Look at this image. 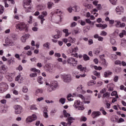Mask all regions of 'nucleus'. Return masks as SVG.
Wrapping results in <instances>:
<instances>
[{"label": "nucleus", "mask_w": 126, "mask_h": 126, "mask_svg": "<svg viewBox=\"0 0 126 126\" xmlns=\"http://www.w3.org/2000/svg\"><path fill=\"white\" fill-rule=\"evenodd\" d=\"M73 107L78 110H80L81 111H83L84 110L83 102H81L79 100H76L75 101Z\"/></svg>", "instance_id": "1"}, {"label": "nucleus", "mask_w": 126, "mask_h": 126, "mask_svg": "<svg viewBox=\"0 0 126 126\" xmlns=\"http://www.w3.org/2000/svg\"><path fill=\"white\" fill-rule=\"evenodd\" d=\"M16 28L19 31L25 30V32H28V27L24 23H21L16 25Z\"/></svg>", "instance_id": "2"}, {"label": "nucleus", "mask_w": 126, "mask_h": 126, "mask_svg": "<svg viewBox=\"0 0 126 126\" xmlns=\"http://www.w3.org/2000/svg\"><path fill=\"white\" fill-rule=\"evenodd\" d=\"M31 0H24V7L26 8V12H31Z\"/></svg>", "instance_id": "3"}, {"label": "nucleus", "mask_w": 126, "mask_h": 126, "mask_svg": "<svg viewBox=\"0 0 126 126\" xmlns=\"http://www.w3.org/2000/svg\"><path fill=\"white\" fill-rule=\"evenodd\" d=\"M63 114L64 118L68 117L67 118V120L68 121L67 124L69 125V126H71V124H72V122H71V121H75V119L73 117H70V114L69 113H67L66 110H63Z\"/></svg>", "instance_id": "4"}, {"label": "nucleus", "mask_w": 126, "mask_h": 126, "mask_svg": "<svg viewBox=\"0 0 126 126\" xmlns=\"http://www.w3.org/2000/svg\"><path fill=\"white\" fill-rule=\"evenodd\" d=\"M58 87V82L53 81L51 83L50 86L48 87L47 89V92H52L53 90H55L56 88Z\"/></svg>", "instance_id": "5"}, {"label": "nucleus", "mask_w": 126, "mask_h": 126, "mask_svg": "<svg viewBox=\"0 0 126 126\" xmlns=\"http://www.w3.org/2000/svg\"><path fill=\"white\" fill-rule=\"evenodd\" d=\"M8 89V85L5 82H1L0 83V93H3L4 91H6V90Z\"/></svg>", "instance_id": "6"}, {"label": "nucleus", "mask_w": 126, "mask_h": 126, "mask_svg": "<svg viewBox=\"0 0 126 126\" xmlns=\"http://www.w3.org/2000/svg\"><path fill=\"white\" fill-rule=\"evenodd\" d=\"M67 63H69L71 66H75L77 64V60L73 58H69L67 61Z\"/></svg>", "instance_id": "7"}, {"label": "nucleus", "mask_w": 126, "mask_h": 126, "mask_svg": "<svg viewBox=\"0 0 126 126\" xmlns=\"http://www.w3.org/2000/svg\"><path fill=\"white\" fill-rule=\"evenodd\" d=\"M37 120L36 115L33 114L32 116H29L26 120V123H32L33 121Z\"/></svg>", "instance_id": "8"}, {"label": "nucleus", "mask_w": 126, "mask_h": 126, "mask_svg": "<svg viewBox=\"0 0 126 126\" xmlns=\"http://www.w3.org/2000/svg\"><path fill=\"white\" fill-rule=\"evenodd\" d=\"M31 71H33V72L35 73H32L30 74V76L31 77H35L37 76V73H40V70L36 69V68H32L31 69ZM37 72V73H36Z\"/></svg>", "instance_id": "9"}, {"label": "nucleus", "mask_w": 126, "mask_h": 126, "mask_svg": "<svg viewBox=\"0 0 126 126\" xmlns=\"http://www.w3.org/2000/svg\"><path fill=\"white\" fill-rule=\"evenodd\" d=\"M14 109L16 115H19L20 114H21L22 112V107L17 105L14 106Z\"/></svg>", "instance_id": "10"}, {"label": "nucleus", "mask_w": 126, "mask_h": 126, "mask_svg": "<svg viewBox=\"0 0 126 126\" xmlns=\"http://www.w3.org/2000/svg\"><path fill=\"white\" fill-rule=\"evenodd\" d=\"M77 52H78V47L77 46L72 47V50H70V53H75V54H74L75 58H78V54L76 53Z\"/></svg>", "instance_id": "11"}, {"label": "nucleus", "mask_w": 126, "mask_h": 126, "mask_svg": "<svg viewBox=\"0 0 126 126\" xmlns=\"http://www.w3.org/2000/svg\"><path fill=\"white\" fill-rule=\"evenodd\" d=\"M5 43L8 45V46H11L12 47L15 45V42L13 41L12 40L9 38H7L5 39Z\"/></svg>", "instance_id": "12"}, {"label": "nucleus", "mask_w": 126, "mask_h": 126, "mask_svg": "<svg viewBox=\"0 0 126 126\" xmlns=\"http://www.w3.org/2000/svg\"><path fill=\"white\" fill-rule=\"evenodd\" d=\"M7 70V66H5L4 64H2L0 67V73H2L4 74Z\"/></svg>", "instance_id": "13"}, {"label": "nucleus", "mask_w": 126, "mask_h": 126, "mask_svg": "<svg viewBox=\"0 0 126 126\" xmlns=\"http://www.w3.org/2000/svg\"><path fill=\"white\" fill-rule=\"evenodd\" d=\"M99 116H101V112L100 111H94L92 113V116L93 119L98 118Z\"/></svg>", "instance_id": "14"}, {"label": "nucleus", "mask_w": 126, "mask_h": 126, "mask_svg": "<svg viewBox=\"0 0 126 126\" xmlns=\"http://www.w3.org/2000/svg\"><path fill=\"white\" fill-rule=\"evenodd\" d=\"M63 80L64 82H70V80H71L70 75H64L63 77Z\"/></svg>", "instance_id": "15"}, {"label": "nucleus", "mask_w": 126, "mask_h": 126, "mask_svg": "<svg viewBox=\"0 0 126 126\" xmlns=\"http://www.w3.org/2000/svg\"><path fill=\"white\" fill-rule=\"evenodd\" d=\"M116 11L118 13L119 12H124V7L123 6H117L116 8Z\"/></svg>", "instance_id": "16"}, {"label": "nucleus", "mask_w": 126, "mask_h": 126, "mask_svg": "<svg viewBox=\"0 0 126 126\" xmlns=\"http://www.w3.org/2000/svg\"><path fill=\"white\" fill-rule=\"evenodd\" d=\"M77 91H79L80 93H81L82 94H84L86 93L85 91L83 90V88L82 87V86H80L77 88Z\"/></svg>", "instance_id": "17"}, {"label": "nucleus", "mask_w": 126, "mask_h": 126, "mask_svg": "<svg viewBox=\"0 0 126 126\" xmlns=\"http://www.w3.org/2000/svg\"><path fill=\"white\" fill-rule=\"evenodd\" d=\"M119 117L116 116H113L111 118V122H113V123H117Z\"/></svg>", "instance_id": "18"}, {"label": "nucleus", "mask_w": 126, "mask_h": 126, "mask_svg": "<svg viewBox=\"0 0 126 126\" xmlns=\"http://www.w3.org/2000/svg\"><path fill=\"white\" fill-rule=\"evenodd\" d=\"M47 15H48L47 11H43L41 13V14L38 16V18H44V17H46Z\"/></svg>", "instance_id": "19"}, {"label": "nucleus", "mask_w": 126, "mask_h": 126, "mask_svg": "<svg viewBox=\"0 0 126 126\" xmlns=\"http://www.w3.org/2000/svg\"><path fill=\"white\" fill-rule=\"evenodd\" d=\"M95 25L96 27L100 28L102 29H105V28H107V27L106 24L103 25L102 24H96Z\"/></svg>", "instance_id": "20"}, {"label": "nucleus", "mask_w": 126, "mask_h": 126, "mask_svg": "<svg viewBox=\"0 0 126 126\" xmlns=\"http://www.w3.org/2000/svg\"><path fill=\"white\" fill-rule=\"evenodd\" d=\"M5 77L6 79H7L8 81L11 82L12 80V77H11V75L8 73L5 74Z\"/></svg>", "instance_id": "21"}, {"label": "nucleus", "mask_w": 126, "mask_h": 126, "mask_svg": "<svg viewBox=\"0 0 126 126\" xmlns=\"http://www.w3.org/2000/svg\"><path fill=\"white\" fill-rule=\"evenodd\" d=\"M76 41V39L75 38L71 37H69L68 38V42L69 43H75V41Z\"/></svg>", "instance_id": "22"}, {"label": "nucleus", "mask_w": 126, "mask_h": 126, "mask_svg": "<svg viewBox=\"0 0 126 126\" xmlns=\"http://www.w3.org/2000/svg\"><path fill=\"white\" fill-rule=\"evenodd\" d=\"M72 10L76 12H78L80 10V7L79 6H75L72 8Z\"/></svg>", "instance_id": "23"}, {"label": "nucleus", "mask_w": 126, "mask_h": 126, "mask_svg": "<svg viewBox=\"0 0 126 126\" xmlns=\"http://www.w3.org/2000/svg\"><path fill=\"white\" fill-rule=\"evenodd\" d=\"M113 74V73L112 72H110L109 71L105 72L104 73V77L107 78L108 77V75H112Z\"/></svg>", "instance_id": "24"}, {"label": "nucleus", "mask_w": 126, "mask_h": 126, "mask_svg": "<svg viewBox=\"0 0 126 126\" xmlns=\"http://www.w3.org/2000/svg\"><path fill=\"white\" fill-rule=\"evenodd\" d=\"M37 81L38 83L40 84H43L44 83V82H43V77L41 76L38 77Z\"/></svg>", "instance_id": "25"}, {"label": "nucleus", "mask_w": 126, "mask_h": 126, "mask_svg": "<svg viewBox=\"0 0 126 126\" xmlns=\"http://www.w3.org/2000/svg\"><path fill=\"white\" fill-rule=\"evenodd\" d=\"M95 84H96V81L94 80L90 81L88 83V86H92V85H95Z\"/></svg>", "instance_id": "26"}, {"label": "nucleus", "mask_w": 126, "mask_h": 126, "mask_svg": "<svg viewBox=\"0 0 126 126\" xmlns=\"http://www.w3.org/2000/svg\"><path fill=\"white\" fill-rule=\"evenodd\" d=\"M14 63L15 61L14 59L11 58L8 60V63L9 65H10V64H13Z\"/></svg>", "instance_id": "27"}, {"label": "nucleus", "mask_w": 126, "mask_h": 126, "mask_svg": "<svg viewBox=\"0 0 126 126\" xmlns=\"http://www.w3.org/2000/svg\"><path fill=\"white\" fill-rule=\"evenodd\" d=\"M93 53L94 54V55H96L97 56L99 55V54H100V49L99 48L95 49L94 50Z\"/></svg>", "instance_id": "28"}, {"label": "nucleus", "mask_w": 126, "mask_h": 126, "mask_svg": "<svg viewBox=\"0 0 126 126\" xmlns=\"http://www.w3.org/2000/svg\"><path fill=\"white\" fill-rule=\"evenodd\" d=\"M121 46L123 47H126V39H123L121 40Z\"/></svg>", "instance_id": "29"}, {"label": "nucleus", "mask_w": 126, "mask_h": 126, "mask_svg": "<svg viewBox=\"0 0 126 126\" xmlns=\"http://www.w3.org/2000/svg\"><path fill=\"white\" fill-rule=\"evenodd\" d=\"M83 58L84 60H85V61H89V60H90V58H89L88 56L86 54H84L83 56Z\"/></svg>", "instance_id": "30"}, {"label": "nucleus", "mask_w": 126, "mask_h": 126, "mask_svg": "<svg viewBox=\"0 0 126 126\" xmlns=\"http://www.w3.org/2000/svg\"><path fill=\"white\" fill-rule=\"evenodd\" d=\"M78 69H80V71H84L85 70V67H83L82 65H79L77 67Z\"/></svg>", "instance_id": "31"}, {"label": "nucleus", "mask_w": 126, "mask_h": 126, "mask_svg": "<svg viewBox=\"0 0 126 126\" xmlns=\"http://www.w3.org/2000/svg\"><path fill=\"white\" fill-rule=\"evenodd\" d=\"M72 95L71 94H69L67 96V99L68 101H73V98H72Z\"/></svg>", "instance_id": "32"}, {"label": "nucleus", "mask_w": 126, "mask_h": 126, "mask_svg": "<svg viewBox=\"0 0 126 126\" xmlns=\"http://www.w3.org/2000/svg\"><path fill=\"white\" fill-rule=\"evenodd\" d=\"M111 59L112 60V61L117 60L118 59V56L116 54H112L111 55Z\"/></svg>", "instance_id": "33"}, {"label": "nucleus", "mask_w": 126, "mask_h": 126, "mask_svg": "<svg viewBox=\"0 0 126 126\" xmlns=\"http://www.w3.org/2000/svg\"><path fill=\"white\" fill-rule=\"evenodd\" d=\"M99 111L100 112H102L103 115H104V116H106V115H107V112L104 109V107H101L99 109Z\"/></svg>", "instance_id": "34"}, {"label": "nucleus", "mask_w": 126, "mask_h": 126, "mask_svg": "<svg viewBox=\"0 0 126 126\" xmlns=\"http://www.w3.org/2000/svg\"><path fill=\"white\" fill-rule=\"evenodd\" d=\"M4 11V7L2 5H0V14H2Z\"/></svg>", "instance_id": "35"}, {"label": "nucleus", "mask_w": 126, "mask_h": 126, "mask_svg": "<svg viewBox=\"0 0 126 126\" xmlns=\"http://www.w3.org/2000/svg\"><path fill=\"white\" fill-rule=\"evenodd\" d=\"M97 11H98V10H97V9L96 8H94L93 9V11H92V14H94V15L96 14L95 17H97V16H98V13H96L95 12H97Z\"/></svg>", "instance_id": "36"}, {"label": "nucleus", "mask_w": 126, "mask_h": 126, "mask_svg": "<svg viewBox=\"0 0 126 126\" xmlns=\"http://www.w3.org/2000/svg\"><path fill=\"white\" fill-rule=\"evenodd\" d=\"M63 32L64 33H65V37H67V36H68V35H69V33L68 32V29H64L63 30Z\"/></svg>", "instance_id": "37"}, {"label": "nucleus", "mask_w": 126, "mask_h": 126, "mask_svg": "<svg viewBox=\"0 0 126 126\" xmlns=\"http://www.w3.org/2000/svg\"><path fill=\"white\" fill-rule=\"evenodd\" d=\"M62 37V32H60V33L58 35H55L53 36L54 39H59Z\"/></svg>", "instance_id": "38"}, {"label": "nucleus", "mask_w": 126, "mask_h": 126, "mask_svg": "<svg viewBox=\"0 0 126 126\" xmlns=\"http://www.w3.org/2000/svg\"><path fill=\"white\" fill-rule=\"evenodd\" d=\"M53 5H54V3L53 2H48L47 3L48 8L50 9V8H52V6H53Z\"/></svg>", "instance_id": "39"}, {"label": "nucleus", "mask_w": 126, "mask_h": 126, "mask_svg": "<svg viewBox=\"0 0 126 126\" xmlns=\"http://www.w3.org/2000/svg\"><path fill=\"white\" fill-rule=\"evenodd\" d=\"M93 73L94 75L95 76H97V77L99 78L100 77V72H97V71H94Z\"/></svg>", "instance_id": "40"}, {"label": "nucleus", "mask_w": 126, "mask_h": 126, "mask_svg": "<svg viewBox=\"0 0 126 126\" xmlns=\"http://www.w3.org/2000/svg\"><path fill=\"white\" fill-rule=\"evenodd\" d=\"M43 116H44V118H46V119L49 118V116L48 115V113L47 112V110H44Z\"/></svg>", "instance_id": "41"}, {"label": "nucleus", "mask_w": 126, "mask_h": 126, "mask_svg": "<svg viewBox=\"0 0 126 126\" xmlns=\"http://www.w3.org/2000/svg\"><path fill=\"white\" fill-rule=\"evenodd\" d=\"M59 102H60V103H61L63 105V104H64V103H65V98H61L59 100Z\"/></svg>", "instance_id": "42"}, {"label": "nucleus", "mask_w": 126, "mask_h": 126, "mask_svg": "<svg viewBox=\"0 0 126 126\" xmlns=\"http://www.w3.org/2000/svg\"><path fill=\"white\" fill-rule=\"evenodd\" d=\"M117 1L118 0H109V1H110L111 3L114 5H116V4H117Z\"/></svg>", "instance_id": "43"}, {"label": "nucleus", "mask_w": 126, "mask_h": 126, "mask_svg": "<svg viewBox=\"0 0 126 126\" xmlns=\"http://www.w3.org/2000/svg\"><path fill=\"white\" fill-rule=\"evenodd\" d=\"M39 93H43V89H37L35 92V94H39Z\"/></svg>", "instance_id": "44"}, {"label": "nucleus", "mask_w": 126, "mask_h": 126, "mask_svg": "<svg viewBox=\"0 0 126 126\" xmlns=\"http://www.w3.org/2000/svg\"><path fill=\"white\" fill-rule=\"evenodd\" d=\"M22 91L24 93H27V92H28V89L26 87H24Z\"/></svg>", "instance_id": "45"}, {"label": "nucleus", "mask_w": 126, "mask_h": 126, "mask_svg": "<svg viewBox=\"0 0 126 126\" xmlns=\"http://www.w3.org/2000/svg\"><path fill=\"white\" fill-rule=\"evenodd\" d=\"M103 98H105L106 97H110V93L109 92H106L105 94H103Z\"/></svg>", "instance_id": "46"}, {"label": "nucleus", "mask_w": 126, "mask_h": 126, "mask_svg": "<svg viewBox=\"0 0 126 126\" xmlns=\"http://www.w3.org/2000/svg\"><path fill=\"white\" fill-rule=\"evenodd\" d=\"M80 121L82 122H86V121H87V118L84 116H82L80 118Z\"/></svg>", "instance_id": "47"}, {"label": "nucleus", "mask_w": 126, "mask_h": 126, "mask_svg": "<svg viewBox=\"0 0 126 126\" xmlns=\"http://www.w3.org/2000/svg\"><path fill=\"white\" fill-rule=\"evenodd\" d=\"M50 46V43L49 42H46L44 44H43V47L44 48H47V49H49V46Z\"/></svg>", "instance_id": "48"}, {"label": "nucleus", "mask_w": 126, "mask_h": 126, "mask_svg": "<svg viewBox=\"0 0 126 126\" xmlns=\"http://www.w3.org/2000/svg\"><path fill=\"white\" fill-rule=\"evenodd\" d=\"M115 22L116 23V27H120V25H121V21H115Z\"/></svg>", "instance_id": "49"}, {"label": "nucleus", "mask_w": 126, "mask_h": 126, "mask_svg": "<svg viewBox=\"0 0 126 126\" xmlns=\"http://www.w3.org/2000/svg\"><path fill=\"white\" fill-rule=\"evenodd\" d=\"M107 32L105 31H102L100 33V36H107Z\"/></svg>", "instance_id": "50"}, {"label": "nucleus", "mask_w": 126, "mask_h": 126, "mask_svg": "<svg viewBox=\"0 0 126 126\" xmlns=\"http://www.w3.org/2000/svg\"><path fill=\"white\" fill-rule=\"evenodd\" d=\"M84 6H85V7H87V8L89 9V8H91V7H92V5L90 4H84Z\"/></svg>", "instance_id": "51"}, {"label": "nucleus", "mask_w": 126, "mask_h": 126, "mask_svg": "<svg viewBox=\"0 0 126 126\" xmlns=\"http://www.w3.org/2000/svg\"><path fill=\"white\" fill-rule=\"evenodd\" d=\"M77 25V23L75 22H73L71 24L70 27L73 28V27H75Z\"/></svg>", "instance_id": "52"}, {"label": "nucleus", "mask_w": 126, "mask_h": 126, "mask_svg": "<svg viewBox=\"0 0 126 126\" xmlns=\"http://www.w3.org/2000/svg\"><path fill=\"white\" fill-rule=\"evenodd\" d=\"M86 76V75L85 74H83V75H76V78H80V77H85Z\"/></svg>", "instance_id": "53"}, {"label": "nucleus", "mask_w": 126, "mask_h": 126, "mask_svg": "<svg viewBox=\"0 0 126 126\" xmlns=\"http://www.w3.org/2000/svg\"><path fill=\"white\" fill-rule=\"evenodd\" d=\"M110 43L112 45H115L116 44V40L114 39H110Z\"/></svg>", "instance_id": "54"}, {"label": "nucleus", "mask_w": 126, "mask_h": 126, "mask_svg": "<svg viewBox=\"0 0 126 126\" xmlns=\"http://www.w3.org/2000/svg\"><path fill=\"white\" fill-rule=\"evenodd\" d=\"M114 82H118V81L119 80V76H115L114 78Z\"/></svg>", "instance_id": "55"}, {"label": "nucleus", "mask_w": 126, "mask_h": 126, "mask_svg": "<svg viewBox=\"0 0 126 126\" xmlns=\"http://www.w3.org/2000/svg\"><path fill=\"white\" fill-rule=\"evenodd\" d=\"M24 37L26 39V40H27L30 37V35L29 34H26L24 35H23Z\"/></svg>", "instance_id": "56"}, {"label": "nucleus", "mask_w": 126, "mask_h": 126, "mask_svg": "<svg viewBox=\"0 0 126 126\" xmlns=\"http://www.w3.org/2000/svg\"><path fill=\"white\" fill-rule=\"evenodd\" d=\"M38 19H39L40 20L41 24H43V23H44V22L45 21V20H46V19L45 18H38Z\"/></svg>", "instance_id": "57"}, {"label": "nucleus", "mask_w": 126, "mask_h": 126, "mask_svg": "<svg viewBox=\"0 0 126 126\" xmlns=\"http://www.w3.org/2000/svg\"><path fill=\"white\" fill-rule=\"evenodd\" d=\"M21 40L23 43H25V42H26L27 39L23 35L22 37L21 38Z\"/></svg>", "instance_id": "58"}, {"label": "nucleus", "mask_w": 126, "mask_h": 126, "mask_svg": "<svg viewBox=\"0 0 126 126\" xmlns=\"http://www.w3.org/2000/svg\"><path fill=\"white\" fill-rule=\"evenodd\" d=\"M21 77V75H18L16 78H15V80L16 81H19V80H20V78Z\"/></svg>", "instance_id": "59"}, {"label": "nucleus", "mask_w": 126, "mask_h": 126, "mask_svg": "<svg viewBox=\"0 0 126 126\" xmlns=\"http://www.w3.org/2000/svg\"><path fill=\"white\" fill-rule=\"evenodd\" d=\"M55 13L56 14H62V12L60 10L57 9L56 11H55Z\"/></svg>", "instance_id": "60"}, {"label": "nucleus", "mask_w": 126, "mask_h": 126, "mask_svg": "<svg viewBox=\"0 0 126 126\" xmlns=\"http://www.w3.org/2000/svg\"><path fill=\"white\" fill-rule=\"evenodd\" d=\"M12 91H13V94L14 95H18L19 93H18V92L17 90H13Z\"/></svg>", "instance_id": "61"}, {"label": "nucleus", "mask_w": 126, "mask_h": 126, "mask_svg": "<svg viewBox=\"0 0 126 126\" xmlns=\"http://www.w3.org/2000/svg\"><path fill=\"white\" fill-rule=\"evenodd\" d=\"M115 64H122V62L120 60H117L115 62Z\"/></svg>", "instance_id": "62"}, {"label": "nucleus", "mask_w": 126, "mask_h": 126, "mask_svg": "<svg viewBox=\"0 0 126 126\" xmlns=\"http://www.w3.org/2000/svg\"><path fill=\"white\" fill-rule=\"evenodd\" d=\"M32 19H33V17L32 16H30L29 21H28V23H30V24L32 23Z\"/></svg>", "instance_id": "63"}, {"label": "nucleus", "mask_w": 126, "mask_h": 126, "mask_svg": "<svg viewBox=\"0 0 126 126\" xmlns=\"http://www.w3.org/2000/svg\"><path fill=\"white\" fill-rule=\"evenodd\" d=\"M106 92V89L103 88V89L101 90L100 93V94H104Z\"/></svg>", "instance_id": "64"}]
</instances>
